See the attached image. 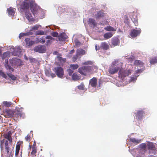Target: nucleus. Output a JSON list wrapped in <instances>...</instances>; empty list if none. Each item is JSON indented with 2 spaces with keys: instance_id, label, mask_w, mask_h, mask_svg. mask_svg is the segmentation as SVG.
Masks as SVG:
<instances>
[{
  "instance_id": "1",
  "label": "nucleus",
  "mask_w": 157,
  "mask_h": 157,
  "mask_svg": "<svg viewBox=\"0 0 157 157\" xmlns=\"http://www.w3.org/2000/svg\"><path fill=\"white\" fill-rule=\"evenodd\" d=\"M122 63L120 62L118 60H115L113 61L111 65L110 66L108 70L109 73L111 75H113L117 73L121 67Z\"/></svg>"
},
{
  "instance_id": "2",
  "label": "nucleus",
  "mask_w": 157,
  "mask_h": 157,
  "mask_svg": "<svg viewBox=\"0 0 157 157\" xmlns=\"http://www.w3.org/2000/svg\"><path fill=\"white\" fill-rule=\"evenodd\" d=\"M97 69V67L95 66H83L79 68L78 69V71L82 75L86 76L87 73H92L94 69Z\"/></svg>"
},
{
  "instance_id": "3",
  "label": "nucleus",
  "mask_w": 157,
  "mask_h": 157,
  "mask_svg": "<svg viewBox=\"0 0 157 157\" xmlns=\"http://www.w3.org/2000/svg\"><path fill=\"white\" fill-rule=\"evenodd\" d=\"M11 144L7 140L5 141V149L2 152V155L5 157H10L11 156L12 150L10 147Z\"/></svg>"
},
{
  "instance_id": "4",
  "label": "nucleus",
  "mask_w": 157,
  "mask_h": 157,
  "mask_svg": "<svg viewBox=\"0 0 157 157\" xmlns=\"http://www.w3.org/2000/svg\"><path fill=\"white\" fill-rule=\"evenodd\" d=\"M34 0H24L20 4V8L23 10H29L31 6L33 4Z\"/></svg>"
},
{
  "instance_id": "5",
  "label": "nucleus",
  "mask_w": 157,
  "mask_h": 157,
  "mask_svg": "<svg viewBox=\"0 0 157 157\" xmlns=\"http://www.w3.org/2000/svg\"><path fill=\"white\" fill-rule=\"evenodd\" d=\"M131 71L130 70H124L120 69L118 73V77L123 80L125 77L131 75Z\"/></svg>"
},
{
  "instance_id": "6",
  "label": "nucleus",
  "mask_w": 157,
  "mask_h": 157,
  "mask_svg": "<svg viewBox=\"0 0 157 157\" xmlns=\"http://www.w3.org/2000/svg\"><path fill=\"white\" fill-rule=\"evenodd\" d=\"M30 9L34 15L37 14L40 9V7L36 3L35 0L33 2V4L30 7Z\"/></svg>"
},
{
  "instance_id": "7",
  "label": "nucleus",
  "mask_w": 157,
  "mask_h": 157,
  "mask_svg": "<svg viewBox=\"0 0 157 157\" xmlns=\"http://www.w3.org/2000/svg\"><path fill=\"white\" fill-rule=\"evenodd\" d=\"M54 71L57 76L60 78H63L64 75V71L63 69L60 67H57L54 68Z\"/></svg>"
},
{
  "instance_id": "8",
  "label": "nucleus",
  "mask_w": 157,
  "mask_h": 157,
  "mask_svg": "<svg viewBox=\"0 0 157 157\" xmlns=\"http://www.w3.org/2000/svg\"><path fill=\"white\" fill-rule=\"evenodd\" d=\"M33 50L35 52L40 53H44L46 51V47L44 45H38L35 46Z\"/></svg>"
},
{
  "instance_id": "9",
  "label": "nucleus",
  "mask_w": 157,
  "mask_h": 157,
  "mask_svg": "<svg viewBox=\"0 0 157 157\" xmlns=\"http://www.w3.org/2000/svg\"><path fill=\"white\" fill-rule=\"evenodd\" d=\"M9 61L10 63L13 65L20 66L21 65V61L18 59L13 58Z\"/></svg>"
},
{
  "instance_id": "10",
  "label": "nucleus",
  "mask_w": 157,
  "mask_h": 157,
  "mask_svg": "<svg viewBox=\"0 0 157 157\" xmlns=\"http://www.w3.org/2000/svg\"><path fill=\"white\" fill-rule=\"evenodd\" d=\"M68 38V36L66 33H60L58 36V40L56 39V40L61 42L65 41Z\"/></svg>"
},
{
  "instance_id": "11",
  "label": "nucleus",
  "mask_w": 157,
  "mask_h": 157,
  "mask_svg": "<svg viewBox=\"0 0 157 157\" xmlns=\"http://www.w3.org/2000/svg\"><path fill=\"white\" fill-rule=\"evenodd\" d=\"M14 111L11 109H6L4 113L5 116L6 118H12L13 117Z\"/></svg>"
},
{
  "instance_id": "12",
  "label": "nucleus",
  "mask_w": 157,
  "mask_h": 157,
  "mask_svg": "<svg viewBox=\"0 0 157 157\" xmlns=\"http://www.w3.org/2000/svg\"><path fill=\"white\" fill-rule=\"evenodd\" d=\"M12 133L11 131H8L4 134V137L8 141H9V143L11 144L12 143Z\"/></svg>"
},
{
  "instance_id": "13",
  "label": "nucleus",
  "mask_w": 157,
  "mask_h": 157,
  "mask_svg": "<svg viewBox=\"0 0 157 157\" xmlns=\"http://www.w3.org/2000/svg\"><path fill=\"white\" fill-rule=\"evenodd\" d=\"M145 113L144 111L143 110H138L135 115V116L137 119L138 120H141L143 116L145 114Z\"/></svg>"
},
{
  "instance_id": "14",
  "label": "nucleus",
  "mask_w": 157,
  "mask_h": 157,
  "mask_svg": "<svg viewBox=\"0 0 157 157\" xmlns=\"http://www.w3.org/2000/svg\"><path fill=\"white\" fill-rule=\"evenodd\" d=\"M21 49L19 47H17L15 48L12 53V54L14 56H21Z\"/></svg>"
},
{
  "instance_id": "15",
  "label": "nucleus",
  "mask_w": 157,
  "mask_h": 157,
  "mask_svg": "<svg viewBox=\"0 0 157 157\" xmlns=\"http://www.w3.org/2000/svg\"><path fill=\"white\" fill-rule=\"evenodd\" d=\"M90 84L93 87H96L97 85V79L96 77H94L90 80Z\"/></svg>"
},
{
  "instance_id": "16",
  "label": "nucleus",
  "mask_w": 157,
  "mask_h": 157,
  "mask_svg": "<svg viewBox=\"0 0 157 157\" xmlns=\"http://www.w3.org/2000/svg\"><path fill=\"white\" fill-rule=\"evenodd\" d=\"M23 114L22 112L19 111H14L13 117L14 118V119L15 118L17 120H18L21 117Z\"/></svg>"
},
{
  "instance_id": "17",
  "label": "nucleus",
  "mask_w": 157,
  "mask_h": 157,
  "mask_svg": "<svg viewBox=\"0 0 157 157\" xmlns=\"http://www.w3.org/2000/svg\"><path fill=\"white\" fill-rule=\"evenodd\" d=\"M141 31L140 30H136L134 29L132 30L130 33L131 36L133 37H135L138 35H139Z\"/></svg>"
},
{
  "instance_id": "18",
  "label": "nucleus",
  "mask_w": 157,
  "mask_h": 157,
  "mask_svg": "<svg viewBox=\"0 0 157 157\" xmlns=\"http://www.w3.org/2000/svg\"><path fill=\"white\" fill-rule=\"evenodd\" d=\"M88 24L90 26H93V27L94 28L96 26L97 23L95 22L94 19L92 18H90L89 19V20L88 21Z\"/></svg>"
},
{
  "instance_id": "19",
  "label": "nucleus",
  "mask_w": 157,
  "mask_h": 157,
  "mask_svg": "<svg viewBox=\"0 0 157 157\" xmlns=\"http://www.w3.org/2000/svg\"><path fill=\"white\" fill-rule=\"evenodd\" d=\"M14 8L10 7L7 9L8 14L10 16L13 17L15 14Z\"/></svg>"
},
{
  "instance_id": "20",
  "label": "nucleus",
  "mask_w": 157,
  "mask_h": 157,
  "mask_svg": "<svg viewBox=\"0 0 157 157\" xmlns=\"http://www.w3.org/2000/svg\"><path fill=\"white\" fill-rule=\"evenodd\" d=\"M101 47L104 50H107L109 49V46L105 42H102L101 44Z\"/></svg>"
},
{
  "instance_id": "21",
  "label": "nucleus",
  "mask_w": 157,
  "mask_h": 157,
  "mask_svg": "<svg viewBox=\"0 0 157 157\" xmlns=\"http://www.w3.org/2000/svg\"><path fill=\"white\" fill-rule=\"evenodd\" d=\"M26 18L29 21H33L34 19L32 16L31 14L26 11L25 13Z\"/></svg>"
},
{
  "instance_id": "22",
  "label": "nucleus",
  "mask_w": 157,
  "mask_h": 157,
  "mask_svg": "<svg viewBox=\"0 0 157 157\" xmlns=\"http://www.w3.org/2000/svg\"><path fill=\"white\" fill-rule=\"evenodd\" d=\"M106 15V13H104L101 11H100L95 14V17L96 18H98L99 17H104Z\"/></svg>"
},
{
  "instance_id": "23",
  "label": "nucleus",
  "mask_w": 157,
  "mask_h": 157,
  "mask_svg": "<svg viewBox=\"0 0 157 157\" xmlns=\"http://www.w3.org/2000/svg\"><path fill=\"white\" fill-rule=\"evenodd\" d=\"M25 41L26 45L29 47L32 46L35 43L34 41L30 40L29 38H25Z\"/></svg>"
},
{
  "instance_id": "24",
  "label": "nucleus",
  "mask_w": 157,
  "mask_h": 157,
  "mask_svg": "<svg viewBox=\"0 0 157 157\" xmlns=\"http://www.w3.org/2000/svg\"><path fill=\"white\" fill-rule=\"evenodd\" d=\"M21 144L19 142H17L16 146V150L15 152V155L17 157L19 154V150L20 148Z\"/></svg>"
},
{
  "instance_id": "25",
  "label": "nucleus",
  "mask_w": 157,
  "mask_h": 157,
  "mask_svg": "<svg viewBox=\"0 0 157 157\" xmlns=\"http://www.w3.org/2000/svg\"><path fill=\"white\" fill-rule=\"evenodd\" d=\"M5 66L7 70H8L10 72H13L14 71V69L10 66L8 63V60H6Z\"/></svg>"
},
{
  "instance_id": "26",
  "label": "nucleus",
  "mask_w": 157,
  "mask_h": 157,
  "mask_svg": "<svg viewBox=\"0 0 157 157\" xmlns=\"http://www.w3.org/2000/svg\"><path fill=\"white\" fill-rule=\"evenodd\" d=\"M119 40L118 38H115L112 39V44L114 46H117L119 44Z\"/></svg>"
},
{
  "instance_id": "27",
  "label": "nucleus",
  "mask_w": 157,
  "mask_h": 157,
  "mask_svg": "<svg viewBox=\"0 0 157 157\" xmlns=\"http://www.w3.org/2000/svg\"><path fill=\"white\" fill-rule=\"evenodd\" d=\"M135 65L138 66L140 67H142L144 66V64L141 61L139 60H135L134 63Z\"/></svg>"
},
{
  "instance_id": "28",
  "label": "nucleus",
  "mask_w": 157,
  "mask_h": 157,
  "mask_svg": "<svg viewBox=\"0 0 157 157\" xmlns=\"http://www.w3.org/2000/svg\"><path fill=\"white\" fill-rule=\"evenodd\" d=\"M85 53L86 52L84 50L82 49H78L77 50L76 54L79 56L85 54Z\"/></svg>"
},
{
  "instance_id": "29",
  "label": "nucleus",
  "mask_w": 157,
  "mask_h": 157,
  "mask_svg": "<svg viewBox=\"0 0 157 157\" xmlns=\"http://www.w3.org/2000/svg\"><path fill=\"white\" fill-rule=\"evenodd\" d=\"M113 35L112 33L108 32L105 33L104 35V37L105 39H108L111 37Z\"/></svg>"
},
{
  "instance_id": "30",
  "label": "nucleus",
  "mask_w": 157,
  "mask_h": 157,
  "mask_svg": "<svg viewBox=\"0 0 157 157\" xmlns=\"http://www.w3.org/2000/svg\"><path fill=\"white\" fill-rule=\"evenodd\" d=\"M131 20L134 24L135 26L138 25V21L137 17L136 16H134L131 18Z\"/></svg>"
},
{
  "instance_id": "31",
  "label": "nucleus",
  "mask_w": 157,
  "mask_h": 157,
  "mask_svg": "<svg viewBox=\"0 0 157 157\" xmlns=\"http://www.w3.org/2000/svg\"><path fill=\"white\" fill-rule=\"evenodd\" d=\"M149 62L151 64H154L157 63V57L151 58L149 59Z\"/></svg>"
},
{
  "instance_id": "32",
  "label": "nucleus",
  "mask_w": 157,
  "mask_h": 157,
  "mask_svg": "<svg viewBox=\"0 0 157 157\" xmlns=\"http://www.w3.org/2000/svg\"><path fill=\"white\" fill-rule=\"evenodd\" d=\"M104 29L107 31H116V29H115L110 26H107L106 27L104 28Z\"/></svg>"
},
{
  "instance_id": "33",
  "label": "nucleus",
  "mask_w": 157,
  "mask_h": 157,
  "mask_svg": "<svg viewBox=\"0 0 157 157\" xmlns=\"http://www.w3.org/2000/svg\"><path fill=\"white\" fill-rule=\"evenodd\" d=\"M72 79L74 80H77L80 79L79 76H78L76 73L73 74L72 76Z\"/></svg>"
},
{
  "instance_id": "34",
  "label": "nucleus",
  "mask_w": 157,
  "mask_h": 157,
  "mask_svg": "<svg viewBox=\"0 0 157 157\" xmlns=\"http://www.w3.org/2000/svg\"><path fill=\"white\" fill-rule=\"evenodd\" d=\"M130 141L134 144H137L140 142L141 140H137L134 138H132L130 139Z\"/></svg>"
},
{
  "instance_id": "35",
  "label": "nucleus",
  "mask_w": 157,
  "mask_h": 157,
  "mask_svg": "<svg viewBox=\"0 0 157 157\" xmlns=\"http://www.w3.org/2000/svg\"><path fill=\"white\" fill-rule=\"evenodd\" d=\"M148 149L150 150H151L153 149H155V146L153 145L152 143H150L147 144Z\"/></svg>"
},
{
  "instance_id": "36",
  "label": "nucleus",
  "mask_w": 157,
  "mask_h": 157,
  "mask_svg": "<svg viewBox=\"0 0 157 157\" xmlns=\"http://www.w3.org/2000/svg\"><path fill=\"white\" fill-rule=\"evenodd\" d=\"M32 148V151L31 152V154L32 155H34L36 153V147L34 146H33Z\"/></svg>"
},
{
  "instance_id": "37",
  "label": "nucleus",
  "mask_w": 157,
  "mask_h": 157,
  "mask_svg": "<svg viewBox=\"0 0 157 157\" xmlns=\"http://www.w3.org/2000/svg\"><path fill=\"white\" fill-rule=\"evenodd\" d=\"M45 73L48 76H51L52 78H54L56 77V75L55 74L51 72L50 73L48 71H46L45 72Z\"/></svg>"
},
{
  "instance_id": "38",
  "label": "nucleus",
  "mask_w": 157,
  "mask_h": 157,
  "mask_svg": "<svg viewBox=\"0 0 157 157\" xmlns=\"http://www.w3.org/2000/svg\"><path fill=\"white\" fill-rule=\"evenodd\" d=\"M70 67L71 69L74 70L76 69L78 67V65L77 64H71L70 65Z\"/></svg>"
},
{
  "instance_id": "39",
  "label": "nucleus",
  "mask_w": 157,
  "mask_h": 157,
  "mask_svg": "<svg viewBox=\"0 0 157 157\" xmlns=\"http://www.w3.org/2000/svg\"><path fill=\"white\" fill-rule=\"evenodd\" d=\"M7 75L12 80H16V77L14 75L12 74L11 73H7Z\"/></svg>"
},
{
  "instance_id": "40",
  "label": "nucleus",
  "mask_w": 157,
  "mask_h": 157,
  "mask_svg": "<svg viewBox=\"0 0 157 157\" xmlns=\"http://www.w3.org/2000/svg\"><path fill=\"white\" fill-rule=\"evenodd\" d=\"M3 104L6 107H9L11 105V102L4 101L3 102Z\"/></svg>"
},
{
  "instance_id": "41",
  "label": "nucleus",
  "mask_w": 157,
  "mask_h": 157,
  "mask_svg": "<svg viewBox=\"0 0 157 157\" xmlns=\"http://www.w3.org/2000/svg\"><path fill=\"white\" fill-rule=\"evenodd\" d=\"M29 33H21L19 34V38L20 39H21L22 37L27 36L29 35Z\"/></svg>"
},
{
  "instance_id": "42",
  "label": "nucleus",
  "mask_w": 157,
  "mask_h": 157,
  "mask_svg": "<svg viewBox=\"0 0 157 157\" xmlns=\"http://www.w3.org/2000/svg\"><path fill=\"white\" fill-rule=\"evenodd\" d=\"M9 55V53L8 52H6L4 53L3 55H2V59H4L6 58Z\"/></svg>"
},
{
  "instance_id": "43",
  "label": "nucleus",
  "mask_w": 157,
  "mask_h": 157,
  "mask_svg": "<svg viewBox=\"0 0 157 157\" xmlns=\"http://www.w3.org/2000/svg\"><path fill=\"white\" fill-rule=\"evenodd\" d=\"M44 32L41 30H38L35 33L36 35H44Z\"/></svg>"
},
{
  "instance_id": "44",
  "label": "nucleus",
  "mask_w": 157,
  "mask_h": 157,
  "mask_svg": "<svg viewBox=\"0 0 157 157\" xmlns=\"http://www.w3.org/2000/svg\"><path fill=\"white\" fill-rule=\"evenodd\" d=\"M140 148L145 150L147 147V145L145 143H142L140 145Z\"/></svg>"
},
{
  "instance_id": "45",
  "label": "nucleus",
  "mask_w": 157,
  "mask_h": 157,
  "mask_svg": "<svg viewBox=\"0 0 157 157\" xmlns=\"http://www.w3.org/2000/svg\"><path fill=\"white\" fill-rule=\"evenodd\" d=\"M149 154H153L154 155H155L156 154V148L155 147V149H152L151 150H150L149 152Z\"/></svg>"
},
{
  "instance_id": "46",
  "label": "nucleus",
  "mask_w": 157,
  "mask_h": 157,
  "mask_svg": "<svg viewBox=\"0 0 157 157\" xmlns=\"http://www.w3.org/2000/svg\"><path fill=\"white\" fill-rule=\"evenodd\" d=\"M85 86L83 83H81L80 85L78 86V88L79 90H84V89Z\"/></svg>"
},
{
  "instance_id": "47",
  "label": "nucleus",
  "mask_w": 157,
  "mask_h": 157,
  "mask_svg": "<svg viewBox=\"0 0 157 157\" xmlns=\"http://www.w3.org/2000/svg\"><path fill=\"white\" fill-rule=\"evenodd\" d=\"M39 28V26L37 25H35L34 26H33L31 28V30H37Z\"/></svg>"
},
{
  "instance_id": "48",
  "label": "nucleus",
  "mask_w": 157,
  "mask_h": 157,
  "mask_svg": "<svg viewBox=\"0 0 157 157\" xmlns=\"http://www.w3.org/2000/svg\"><path fill=\"white\" fill-rule=\"evenodd\" d=\"M93 63V62L90 61H86L82 63L83 65H91Z\"/></svg>"
},
{
  "instance_id": "49",
  "label": "nucleus",
  "mask_w": 157,
  "mask_h": 157,
  "mask_svg": "<svg viewBox=\"0 0 157 157\" xmlns=\"http://www.w3.org/2000/svg\"><path fill=\"white\" fill-rule=\"evenodd\" d=\"M68 74L70 76L72 75V73L73 72V71L71 69H68L67 70Z\"/></svg>"
},
{
  "instance_id": "50",
  "label": "nucleus",
  "mask_w": 157,
  "mask_h": 157,
  "mask_svg": "<svg viewBox=\"0 0 157 157\" xmlns=\"http://www.w3.org/2000/svg\"><path fill=\"white\" fill-rule=\"evenodd\" d=\"M4 142V140H1L0 141V148L1 151H2L3 148V145Z\"/></svg>"
},
{
  "instance_id": "51",
  "label": "nucleus",
  "mask_w": 157,
  "mask_h": 157,
  "mask_svg": "<svg viewBox=\"0 0 157 157\" xmlns=\"http://www.w3.org/2000/svg\"><path fill=\"white\" fill-rule=\"evenodd\" d=\"M51 35L53 37H57L58 36V33L57 32H54L51 33Z\"/></svg>"
},
{
  "instance_id": "52",
  "label": "nucleus",
  "mask_w": 157,
  "mask_h": 157,
  "mask_svg": "<svg viewBox=\"0 0 157 157\" xmlns=\"http://www.w3.org/2000/svg\"><path fill=\"white\" fill-rule=\"evenodd\" d=\"M78 56L76 54V55L74 56L72 58V60L73 62H75L77 59Z\"/></svg>"
},
{
  "instance_id": "53",
  "label": "nucleus",
  "mask_w": 157,
  "mask_h": 157,
  "mask_svg": "<svg viewBox=\"0 0 157 157\" xmlns=\"http://www.w3.org/2000/svg\"><path fill=\"white\" fill-rule=\"evenodd\" d=\"M30 135L29 134H28L25 137V139L27 141L29 142L30 140Z\"/></svg>"
},
{
  "instance_id": "54",
  "label": "nucleus",
  "mask_w": 157,
  "mask_h": 157,
  "mask_svg": "<svg viewBox=\"0 0 157 157\" xmlns=\"http://www.w3.org/2000/svg\"><path fill=\"white\" fill-rule=\"evenodd\" d=\"M137 79V77L136 76H133V77H131L130 79V81L132 82H134Z\"/></svg>"
},
{
  "instance_id": "55",
  "label": "nucleus",
  "mask_w": 157,
  "mask_h": 157,
  "mask_svg": "<svg viewBox=\"0 0 157 157\" xmlns=\"http://www.w3.org/2000/svg\"><path fill=\"white\" fill-rule=\"evenodd\" d=\"M29 60L30 62L32 63H34L36 61V60L35 58L31 57L29 58Z\"/></svg>"
},
{
  "instance_id": "56",
  "label": "nucleus",
  "mask_w": 157,
  "mask_h": 157,
  "mask_svg": "<svg viewBox=\"0 0 157 157\" xmlns=\"http://www.w3.org/2000/svg\"><path fill=\"white\" fill-rule=\"evenodd\" d=\"M45 38L46 39L50 40H54L55 39L52 37V36H46L45 37Z\"/></svg>"
},
{
  "instance_id": "57",
  "label": "nucleus",
  "mask_w": 157,
  "mask_h": 157,
  "mask_svg": "<svg viewBox=\"0 0 157 157\" xmlns=\"http://www.w3.org/2000/svg\"><path fill=\"white\" fill-rule=\"evenodd\" d=\"M124 22L125 23H126L128 25L129 23V19L128 17H126L124 20Z\"/></svg>"
},
{
  "instance_id": "58",
  "label": "nucleus",
  "mask_w": 157,
  "mask_h": 157,
  "mask_svg": "<svg viewBox=\"0 0 157 157\" xmlns=\"http://www.w3.org/2000/svg\"><path fill=\"white\" fill-rule=\"evenodd\" d=\"M75 45H80V42L77 39H76L75 41Z\"/></svg>"
},
{
  "instance_id": "59",
  "label": "nucleus",
  "mask_w": 157,
  "mask_h": 157,
  "mask_svg": "<svg viewBox=\"0 0 157 157\" xmlns=\"http://www.w3.org/2000/svg\"><path fill=\"white\" fill-rule=\"evenodd\" d=\"M45 40L44 38L42 37L41 39H40V40L39 41V42L42 44H44L45 42Z\"/></svg>"
},
{
  "instance_id": "60",
  "label": "nucleus",
  "mask_w": 157,
  "mask_h": 157,
  "mask_svg": "<svg viewBox=\"0 0 157 157\" xmlns=\"http://www.w3.org/2000/svg\"><path fill=\"white\" fill-rule=\"evenodd\" d=\"M52 42V41L51 40H48L46 42V45H48L49 44H50Z\"/></svg>"
},
{
  "instance_id": "61",
  "label": "nucleus",
  "mask_w": 157,
  "mask_h": 157,
  "mask_svg": "<svg viewBox=\"0 0 157 157\" xmlns=\"http://www.w3.org/2000/svg\"><path fill=\"white\" fill-rule=\"evenodd\" d=\"M2 77L3 78H6L7 76H6V75L4 73V72H3L1 75Z\"/></svg>"
},
{
  "instance_id": "62",
  "label": "nucleus",
  "mask_w": 157,
  "mask_h": 157,
  "mask_svg": "<svg viewBox=\"0 0 157 157\" xmlns=\"http://www.w3.org/2000/svg\"><path fill=\"white\" fill-rule=\"evenodd\" d=\"M101 24L103 25H106L108 24V22L107 21H102Z\"/></svg>"
},
{
  "instance_id": "63",
  "label": "nucleus",
  "mask_w": 157,
  "mask_h": 157,
  "mask_svg": "<svg viewBox=\"0 0 157 157\" xmlns=\"http://www.w3.org/2000/svg\"><path fill=\"white\" fill-rule=\"evenodd\" d=\"M142 72V71L141 69H138L136 71V73L137 74L139 73H140Z\"/></svg>"
},
{
  "instance_id": "64",
  "label": "nucleus",
  "mask_w": 157,
  "mask_h": 157,
  "mask_svg": "<svg viewBox=\"0 0 157 157\" xmlns=\"http://www.w3.org/2000/svg\"><path fill=\"white\" fill-rule=\"evenodd\" d=\"M75 52V50L74 49H73L71 51H70V53H74Z\"/></svg>"
}]
</instances>
